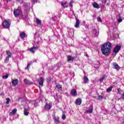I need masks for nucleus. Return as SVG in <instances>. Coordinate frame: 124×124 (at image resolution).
Here are the masks:
<instances>
[{"label": "nucleus", "instance_id": "4c0bfd02", "mask_svg": "<svg viewBox=\"0 0 124 124\" xmlns=\"http://www.w3.org/2000/svg\"><path fill=\"white\" fill-rule=\"evenodd\" d=\"M29 81V80L27 79H24V82L25 84H28V82Z\"/></svg>", "mask_w": 124, "mask_h": 124}, {"label": "nucleus", "instance_id": "a18cd8bd", "mask_svg": "<svg viewBox=\"0 0 124 124\" xmlns=\"http://www.w3.org/2000/svg\"><path fill=\"white\" fill-rule=\"evenodd\" d=\"M103 3H106L107 2V0H103Z\"/></svg>", "mask_w": 124, "mask_h": 124}, {"label": "nucleus", "instance_id": "f3484780", "mask_svg": "<svg viewBox=\"0 0 124 124\" xmlns=\"http://www.w3.org/2000/svg\"><path fill=\"white\" fill-rule=\"evenodd\" d=\"M24 108V114L25 116H29V114H30V112L28 111V109H27V108Z\"/></svg>", "mask_w": 124, "mask_h": 124}, {"label": "nucleus", "instance_id": "f03ea898", "mask_svg": "<svg viewBox=\"0 0 124 124\" xmlns=\"http://www.w3.org/2000/svg\"><path fill=\"white\" fill-rule=\"evenodd\" d=\"M11 23L9 21V20H5L2 23L3 27L4 29H8L9 27H10Z\"/></svg>", "mask_w": 124, "mask_h": 124}, {"label": "nucleus", "instance_id": "c756f323", "mask_svg": "<svg viewBox=\"0 0 124 124\" xmlns=\"http://www.w3.org/2000/svg\"><path fill=\"white\" fill-rule=\"evenodd\" d=\"M55 123L56 124H59V123H60V120L59 119V118L55 119Z\"/></svg>", "mask_w": 124, "mask_h": 124}, {"label": "nucleus", "instance_id": "39448f33", "mask_svg": "<svg viewBox=\"0 0 124 124\" xmlns=\"http://www.w3.org/2000/svg\"><path fill=\"white\" fill-rule=\"evenodd\" d=\"M51 108H52V104L50 103L48 104L46 103L45 106V109H46V110H50Z\"/></svg>", "mask_w": 124, "mask_h": 124}, {"label": "nucleus", "instance_id": "9d476101", "mask_svg": "<svg viewBox=\"0 0 124 124\" xmlns=\"http://www.w3.org/2000/svg\"><path fill=\"white\" fill-rule=\"evenodd\" d=\"M71 94L73 96H76V95H77V92L76 91V89H72L71 91Z\"/></svg>", "mask_w": 124, "mask_h": 124}, {"label": "nucleus", "instance_id": "a878e982", "mask_svg": "<svg viewBox=\"0 0 124 124\" xmlns=\"http://www.w3.org/2000/svg\"><path fill=\"white\" fill-rule=\"evenodd\" d=\"M117 21L119 23H122L123 22V19L121 18V16H119V18L118 19Z\"/></svg>", "mask_w": 124, "mask_h": 124}, {"label": "nucleus", "instance_id": "de8ad7c7", "mask_svg": "<svg viewBox=\"0 0 124 124\" xmlns=\"http://www.w3.org/2000/svg\"><path fill=\"white\" fill-rule=\"evenodd\" d=\"M36 33L35 34V35H36Z\"/></svg>", "mask_w": 124, "mask_h": 124}, {"label": "nucleus", "instance_id": "dca6fc26", "mask_svg": "<svg viewBox=\"0 0 124 124\" xmlns=\"http://www.w3.org/2000/svg\"><path fill=\"white\" fill-rule=\"evenodd\" d=\"M83 80H84V83L85 84H86L89 82V78H88V77L84 76L83 78Z\"/></svg>", "mask_w": 124, "mask_h": 124}, {"label": "nucleus", "instance_id": "4be33fe9", "mask_svg": "<svg viewBox=\"0 0 124 124\" xmlns=\"http://www.w3.org/2000/svg\"><path fill=\"white\" fill-rule=\"evenodd\" d=\"M65 119H66V116H65V112H64V111H63L62 115V120H65Z\"/></svg>", "mask_w": 124, "mask_h": 124}, {"label": "nucleus", "instance_id": "7ed1b4c3", "mask_svg": "<svg viewBox=\"0 0 124 124\" xmlns=\"http://www.w3.org/2000/svg\"><path fill=\"white\" fill-rule=\"evenodd\" d=\"M121 46H117L114 47L113 49V53L115 54H117V53H119L120 50H121Z\"/></svg>", "mask_w": 124, "mask_h": 124}, {"label": "nucleus", "instance_id": "cd10ccee", "mask_svg": "<svg viewBox=\"0 0 124 124\" xmlns=\"http://www.w3.org/2000/svg\"><path fill=\"white\" fill-rule=\"evenodd\" d=\"M93 33L96 35V36H97L98 35V32H97V31H96L95 30H94L93 31Z\"/></svg>", "mask_w": 124, "mask_h": 124}, {"label": "nucleus", "instance_id": "c9c22d12", "mask_svg": "<svg viewBox=\"0 0 124 124\" xmlns=\"http://www.w3.org/2000/svg\"><path fill=\"white\" fill-rule=\"evenodd\" d=\"M30 66H31V63H29L28 64L27 67L25 68V69H29L30 68Z\"/></svg>", "mask_w": 124, "mask_h": 124}, {"label": "nucleus", "instance_id": "6ab92c4d", "mask_svg": "<svg viewBox=\"0 0 124 124\" xmlns=\"http://www.w3.org/2000/svg\"><path fill=\"white\" fill-rule=\"evenodd\" d=\"M17 112V109H13L11 113H10V116H12V115H15Z\"/></svg>", "mask_w": 124, "mask_h": 124}, {"label": "nucleus", "instance_id": "ddd939ff", "mask_svg": "<svg viewBox=\"0 0 124 124\" xmlns=\"http://www.w3.org/2000/svg\"><path fill=\"white\" fill-rule=\"evenodd\" d=\"M12 84L13 85V86H16L18 85V79H13L12 81Z\"/></svg>", "mask_w": 124, "mask_h": 124}, {"label": "nucleus", "instance_id": "49530a36", "mask_svg": "<svg viewBox=\"0 0 124 124\" xmlns=\"http://www.w3.org/2000/svg\"><path fill=\"white\" fill-rule=\"evenodd\" d=\"M7 0V2H8L9 1H10V0Z\"/></svg>", "mask_w": 124, "mask_h": 124}, {"label": "nucleus", "instance_id": "37998d69", "mask_svg": "<svg viewBox=\"0 0 124 124\" xmlns=\"http://www.w3.org/2000/svg\"><path fill=\"white\" fill-rule=\"evenodd\" d=\"M19 3H23V0H17Z\"/></svg>", "mask_w": 124, "mask_h": 124}, {"label": "nucleus", "instance_id": "5701e85b", "mask_svg": "<svg viewBox=\"0 0 124 124\" xmlns=\"http://www.w3.org/2000/svg\"><path fill=\"white\" fill-rule=\"evenodd\" d=\"M6 54H7L8 57H10V58H11V56H12V53H11V52H10V51H7Z\"/></svg>", "mask_w": 124, "mask_h": 124}, {"label": "nucleus", "instance_id": "473e14b6", "mask_svg": "<svg viewBox=\"0 0 124 124\" xmlns=\"http://www.w3.org/2000/svg\"><path fill=\"white\" fill-rule=\"evenodd\" d=\"M61 4L63 7H67V6L66 5V3H62Z\"/></svg>", "mask_w": 124, "mask_h": 124}, {"label": "nucleus", "instance_id": "aec40b11", "mask_svg": "<svg viewBox=\"0 0 124 124\" xmlns=\"http://www.w3.org/2000/svg\"><path fill=\"white\" fill-rule=\"evenodd\" d=\"M93 7H94V8H99V5L98 4H97V3L94 2L93 3Z\"/></svg>", "mask_w": 124, "mask_h": 124}, {"label": "nucleus", "instance_id": "7c9ffc66", "mask_svg": "<svg viewBox=\"0 0 124 124\" xmlns=\"http://www.w3.org/2000/svg\"><path fill=\"white\" fill-rule=\"evenodd\" d=\"M104 97H103V96H101V95H99L97 97V99L99 100V99H103V98H104Z\"/></svg>", "mask_w": 124, "mask_h": 124}, {"label": "nucleus", "instance_id": "a19ab883", "mask_svg": "<svg viewBox=\"0 0 124 124\" xmlns=\"http://www.w3.org/2000/svg\"><path fill=\"white\" fill-rule=\"evenodd\" d=\"M117 91H118V93L121 94V88H118L117 89Z\"/></svg>", "mask_w": 124, "mask_h": 124}, {"label": "nucleus", "instance_id": "e433bc0d", "mask_svg": "<svg viewBox=\"0 0 124 124\" xmlns=\"http://www.w3.org/2000/svg\"><path fill=\"white\" fill-rule=\"evenodd\" d=\"M32 103L34 104V106H35V107H36V106H37V103H36V102L33 101Z\"/></svg>", "mask_w": 124, "mask_h": 124}, {"label": "nucleus", "instance_id": "412c9836", "mask_svg": "<svg viewBox=\"0 0 124 124\" xmlns=\"http://www.w3.org/2000/svg\"><path fill=\"white\" fill-rule=\"evenodd\" d=\"M20 36L21 38H25L26 36V33L24 32H22L20 34Z\"/></svg>", "mask_w": 124, "mask_h": 124}, {"label": "nucleus", "instance_id": "2eb2a0df", "mask_svg": "<svg viewBox=\"0 0 124 124\" xmlns=\"http://www.w3.org/2000/svg\"><path fill=\"white\" fill-rule=\"evenodd\" d=\"M75 103L77 105H81V103H82V100H81V99H78L76 100Z\"/></svg>", "mask_w": 124, "mask_h": 124}, {"label": "nucleus", "instance_id": "c03bdc74", "mask_svg": "<svg viewBox=\"0 0 124 124\" xmlns=\"http://www.w3.org/2000/svg\"><path fill=\"white\" fill-rule=\"evenodd\" d=\"M32 2L33 3H35V2H37V0H32Z\"/></svg>", "mask_w": 124, "mask_h": 124}, {"label": "nucleus", "instance_id": "0eeeda50", "mask_svg": "<svg viewBox=\"0 0 124 124\" xmlns=\"http://www.w3.org/2000/svg\"><path fill=\"white\" fill-rule=\"evenodd\" d=\"M38 81L39 85L42 87V86H43V83H44V78H40L39 79H38Z\"/></svg>", "mask_w": 124, "mask_h": 124}, {"label": "nucleus", "instance_id": "c85d7f7f", "mask_svg": "<svg viewBox=\"0 0 124 124\" xmlns=\"http://www.w3.org/2000/svg\"><path fill=\"white\" fill-rule=\"evenodd\" d=\"M6 100H7V102H6V104H9V102H10V98H7L6 99Z\"/></svg>", "mask_w": 124, "mask_h": 124}, {"label": "nucleus", "instance_id": "6e6552de", "mask_svg": "<svg viewBox=\"0 0 124 124\" xmlns=\"http://www.w3.org/2000/svg\"><path fill=\"white\" fill-rule=\"evenodd\" d=\"M89 108L90 109L89 110H86V113L88 114L93 113V105H91Z\"/></svg>", "mask_w": 124, "mask_h": 124}, {"label": "nucleus", "instance_id": "bb28decb", "mask_svg": "<svg viewBox=\"0 0 124 124\" xmlns=\"http://www.w3.org/2000/svg\"><path fill=\"white\" fill-rule=\"evenodd\" d=\"M104 79H105V75H104L103 77L100 79L99 81L100 82V83H101L102 81L104 80Z\"/></svg>", "mask_w": 124, "mask_h": 124}, {"label": "nucleus", "instance_id": "79ce46f5", "mask_svg": "<svg viewBox=\"0 0 124 124\" xmlns=\"http://www.w3.org/2000/svg\"><path fill=\"white\" fill-rule=\"evenodd\" d=\"M73 3V1H70V4H69V6H71V7H72V4Z\"/></svg>", "mask_w": 124, "mask_h": 124}, {"label": "nucleus", "instance_id": "f704fd0d", "mask_svg": "<svg viewBox=\"0 0 124 124\" xmlns=\"http://www.w3.org/2000/svg\"><path fill=\"white\" fill-rule=\"evenodd\" d=\"M8 75H6L5 76H3L2 78L3 79H7L8 78Z\"/></svg>", "mask_w": 124, "mask_h": 124}, {"label": "nucleus", "instance_id": "f8f14e48", "mask_svg": "<svg viewBox=\"0 0 124 124\" xmlns=\"http://www.w3.org/2000/svg\"><path fill=\"white\" fill-rule=\"evenodd\" d=\"M74 59H75V57H73L71 56H69L67 57V62H71V61H72V62H73V61H74Z\"/></svg>", "mask_w": 124, "mask_h": 124}, {"label": "nucleus", "instance_id": "393cba45", "mask_svg": "<svg viewBox=\"0 0 124 124\" xmlns=\"http://www.w3.org/2000/svg\"><path fill=\"white\" fill-rule=\"evenodd\" d=\"M112 89H113V86L110 87L107 89V92H108V93H110V92L112 91Z\"/></svg>", "mask_w": 124, "mask_h": 124}, {"label": "nucleus", "instance_id": "58836bf2", "mask_svg": "<svg viewBox=\"0 0 124 124\" xmlns=\"http://www.w3.org/2000/svg\"><path fill=\"white\" fill-rule=\"evenodd\" d=\"M97 20L99 22H102V20H101V18H100V17H98L97 18Z\"/></svg>", "mask_w": 124, "mask_h": 124}, {"label": "nucleus", "instance_id": "a211bd4d", "mask_svg": "<svg viewBox=\"0 0 124 124\" xmlns=\"http://www.w3.org/2000/svg\"><path fill=\"white\" fill-rule=\"evenodd\" d=\"M113 66H114V68L117 70H119V69L120 68V66L119 65H118V64H117V63H113Z\"/></svg>", "mask_w": 124, "mask_h": 124}, {"label": "nucleus", "instance_id": "1a4fd4ad", "mask_svg": "<svg viewBox=\"0 0 124 124\" xmlns=\"http://www.w3.org/2000/svg\"><path fill=\"white\" fill-rule=\"evenodd\" d=\"M76 24L75 25V28H79V26L80 25V20H79V19L76 18Z\"/></svg>", "mask_w": 124, "mask_h": 124}, {"label": "nucleus", "instance_id": "b1692460", "mask_svg": "<svg viewBox=\"0 0 124 124\" xmlns=\"http://www.w3.org/2000/svg\"><path fill=\"white\" fill-rule=\"evenodd\" d=\"M36 23L37 25H41V20H39L38 18L36 19Z\"/></svg>", "mask_w": 124, "mask_h": 124}, {"label": "nucleus", "instance_id": "4468645a", "mask_svg": "<svg viewBox=\"0 0 124 124\" xmlns=\"http://www.w3.org/2000/svg\"><path fill=\"white\" fill-rule=\"evenodd\" d=\"M68 31L69 32V35H70V36H72V35H73V34L74 33V30L73 29H70Z\"/></svg>", "mask_w": 124, "mask_h": 124}, {"label": "nucleus", "instance_id": "ea45409f", "mask_svg": "<svg viewBox=\"0 0 124 124\" xmlns=\"http://www.w3.org/2000/svg\"><path fill=\"white\" fill-rule=\"evenodd\" d=\"M31 84H32V83L31 81L28 80L27 84L28 85H31Z\"/></svg>", "mask_w": 124, "mask_h": 124}, {"label": "nucleus", "instance_id": "f257e3e1", "mask_svg": "<svg viewBox=\"0 0 124 124\" xmlns=\"http://www.w3.org/2000/svg\"><path fill=\"white\" fill-rule=\"evenodd\" d=\"M112 49V44L110 42H107L103 44L101 48V52L104 56H109Z\"/></svg>", "mask_w": 124, "mask_h": 124}, {"label": "nucleus", "instance_id": "423d86ee", "mask_svg": "<svg viewBox=\"0 0 124 124\" xmlns=\"http://www.w3.org/2000/svg\"><path fill=\"white\" fill-rule=\"evenodd\" d=\"M38 48H39L38 46H33L32 47H31L30 48V52H31V53H32L33 54H34L35 51H36V50H38Z\"/></svg>", "mask_w": 124, "mask_h": 124}, {"label": "nucleus", "instance_id": "9b49d317", "mask_svg": "<svg viewBox=\"0 0 124 124\" xmlns=\"http://www.w3.org/2000/svg\"><path fill=\"white\" fill-rule=\"evenodd\" d=\"M31 5V4L30 3H27L25 6V10L27 11V12H29V11L30 10L31 8H30V6Z\"/></svg>", "mask_w": 124, "mask_h": 124}, {"label": "nucleus", "instance_id": "2f4dec72", "mask_svg": "<svg viewBox=\"0 0 124 124\" xmlns=\"http://www.w3.org/2000/svg\"><path fill=\"white\" fill-rule=\"evenodd\" d=\"M62 85H61V84H58V85H57V86H56V88H57V89H62Z\"/></svg>", "mask_w": 124, "mask_h": 124}, {"label": "nucleus", "instance_id": "20e7f679", "mask_svg": "<svg viewBox=\"0 0 124 124\" xmlns=\"http://www.w3.org/2000/svg\"><path fill=\"white\" fill-rule=\"evenodd\" d=\"M20 12H21V10L19 9L14 10V14L15 17H18V16H19V15H20Z\"/></svg>", "mask_w": 124, "mask_h": 124}, {"label": "nucleus", "instance_id": "72a5a7b5", "mask_svg": "<svg viewBox=\"0 0 124 124\" xmlns=\"http://www.w3.org/2000/svg\"><path fill=\"white\" fill-rule=\"evenodd\" d=\"M9 58H10L9 56H7L6 57V59L5 60V62H8V61H9Z\"/></svg>", "mask_w": 124, "mask_h": 124}]
</instances>
